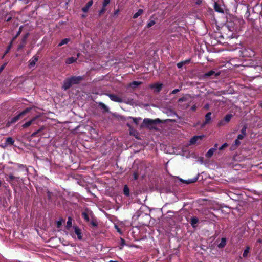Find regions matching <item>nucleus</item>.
I'll return each mask as SVG.
<instances>
[{
  "mask_svg": "<svg viewBox=\"0 0 262 262\" xmlns=\"http://www.w3.org/2000/svg\"><path fill=\"white\" fill-rule=\"evenodd\" d=\"M160 122L161 120L158 118L154 120L149 118H145L143 120L144 125L148 128H152L154 125Z\"/></svg>",
  "mask_w": 262,
  "mask_h": 262,
  "instance_id": "1",
  "label": "nucleus"
},
{
  "mask_svg": "<svg viewBox=\"0 0 262 262\" xmlns=\"http://www.w3.org/2000/svg\"><path fill=\"white\" fill-rule=\"evenodd\" d=\"M30 108H27L24 110L23 112L20 113L17 116L12 118L10 121H9L7 123V125L9 126L10 124L14 123L17 121L21 117H22L24 115L28 113L30 111Z\"/></svg>",
  "mask_w": 262,
  "mask_h": 262,
  "instance_id": "2",
  "label": "nucleus"
},
{
  "mask_svg": "<svg viewBox=\"0 0 262 262\" xmlns=\"http://www.w3.org/2000/svg\"><path fill=\"white\" fill-rule=\"evenodd\" d=\"M178 101L179 102H185L186 104H183L182 107L184 109H187L190 105L191 97L189 95H186L182 98L179 99Z\"/></svg>",
  "mask_w": 262,
  "mask_h": 262,
  "instance_id": "3",
  "label": "nucleus"
},
{
  "mask_svg": "<svg viewBox=\"0 0 262 262\" xmlns=\"http://www.w3.org/2000/svg\"><path fill=\"white\" fill-rule=\"evenodd\" d=\"M73 229H74V233H72L71 234V235L73 237H75L76 235L77 236V238L79 239V240H81L82 239V233H81V230L79 229V227H78L77 226H74L73 227Z\"/></svg>",
  "mask_w": 262,
  "mask_h": 262,
  "instance_id": "4",
  "label": "nucleus"
},
{
  "mask_svg": "<svg viewBox=\"0 0 262 262\" xmlns=\"http://www.w3.org/2000/svg\"><path fill=\"white\" fill-rule=\"evenodd\" d=\"M204 137V135H198L193 137L190 140V144H194L196 143H199V142L202 140Z\"/></svg>",
  "mask_w": 262,
  "mask_h": 262,
  "instance_id": "5",
  "label": "nucleus"
},
{
  "mask_svg": "<svg viewBox=\"0 0 262 262\" xmlns=\"http://www.w3.org/2000/svg\"><path fill=\"white\" fill-rule=\"evenodd\" d=\"M107 96L110 99L114 102H123L122 99L119 96L115 94H108Z\"/></svg>",
  "mask_w": 262,
  "mask_h": 262,
  "instance_id": "6",
  "label": "nucleus"
},
{
  "mask_svg": "<svg viewBox=\"0 0 262 262\" xmlns=\"http://www.w3.org/2000/svg\"><path fill=\"white\" fill-rule=\"evenodd\" d=\"M38 118V116H37L33 117L31 120L27 121L25 124H24L22 125V127L23 128H27V127L30 126L32 124L37 123L36 122H35V121L36 120V119Z\"/></svg>",
  "mask_w": 262,
  "mask_h": 262,
  "instance_id": "7",
  "label": "nucleus"
},
{
  "mask_svg": "<svg viewBox=\"0 0 262 262\" xmlns=\"http://www.w3.org/2000/svg\"><path fill=\"white\" fill-rule=\"evenodd\" d=\"M72 85L73 84H72L71 81L70 80V79L67 78L63 81L62 89L64 90H67L68 89H69Z\"/></svg>",
  "mask_w": 262,
  "mask_h": 262,
  "instance_id": "8",
  "label": "nucleus"
},
{
  "mask_svg": "<svg viewBox=\"0 0 262 262\" xmlns=\"http://www.w3.org/2000/svg\"><path fill=\"white\" fill-rule=\"evenodd\" d=\"M38 60V56H34L29 61V67L31 68L35 65L36 62Z\"/></svg>",
  "mask_w": 262,
  "mask_h": 262,
  "instance_id": "9",
  "label": "nucleus"
},
{
  "mask_svg": "<svg viewBox=\"0 0 262 262\" xmlns=\"http://www.w3.org/2000/svg\"><path fill=\"white\" fill-rule=\"evenodd\" d=\"M69 79L73 85L78 83L81 80L82 78L80 76H72Z\"/></svg>",
  "mask_w": 262,
  "mask_h": 262,
  "instance_id": "10",
  "label": "nucleus"
},
{
  "mask_svg": "<svg viewBox=\"0 0 262 262\" xmlns=\"http://www.w3.org/2000/svg\"><path fill=\"white\" fill-rule=\"evenodd\" d=\"M211 113L208 112L207 113L205 116V121L203 122V124L202 125V126H205L206 124H208L211 120Z\"/></svg>",
  "mask_w": 262,
  "mask_h": 262,
  "instance_id": "11",
  "label": "nucleus"
},
{
  "mask_svg": "<svg viewBox=\"0 0 262 262\" xmlns=\"http://www.w3.org/2000/svg\"><path fill=\"white\" fill-rule=\"evenodd\" d=\"M79 54L78 53L77 55L76 58H75L73 57L68 58L66 61V64H70L73 63V62H75L76 61V60L77 59V58L79 57Z\"/></svg>",
  "mask_w": 262,
  "mask_h": 262,
  "instance_id": "12",
  "label": "nucleus"
},
{
  "mask_svg": "<svg viewBox=\"0 0 262 262\" xmlns=\"http://www.w3.org/2000/svg\"><path fill=\"white\" fill-rule=\"evenodd\" d=\"M93 4V1L92 0H90L88 2V3L86 4V5L83 7L82 9V10L84 12H87L89 10V8L92 6Z\"/></svg>",
  "mask_w": 262,
  "mask_h": 262,
  "instance_id": "13",
  "label": "nucleus"
},
{
  "mask_svg": "<svg viewBox=\"0 0 262 262\" xmlns=\"http://www.w3.org/2000/svg\"><path fill=\"white\" fill-rule=\"evenodd\" d=\"M214 8L215 11L216 12L224 13V10L223 8L216 2H215L214 4Z\"/></svg>",
  "mask_w": 262,
  "mask_h": 262,
  "instance_id": "14",
  "label": "nucleus"
},
{
  "mask_svg": "<svg viewBox=\"0 0 262 262\" xmlns=\"http://www.w3.org/2000/svg\"><path fill=\"white\" fill-rule=\"evenodd\" d=\"M162 86V84L161 83H155L151 86V88L155 89L156 92H158L161 90Z\"/></svg>",
  "mask_w": 262,
  "mask_h": 262,
  "instance_id": "15",
  "label": "nucleus"
},
{
  "mask_svg": "<svg viewBox=\"0 0 262 262\" xmlns=\"http://www.w3.org/2000/svg\"><path fill=\"white\" fill-rule=\"evenodd\" d=\"M216 150L215 148H211L207 151L206 154V157L207 158H210L213 155L214 151Z\"/></svg>",
  "mask_w": 262,
  "mask_h": 262,
  "instance_id": "16",
  "label": "nucleus"
},
{
  "mask_svg": "<svg viewBox=\"0 0 262 262\" xmlns=\"http://www.w3.org/2000/svg\"><path fill=\"white\" fill-rule=\"evenodd\" d=\"M143 13V10L141 9H140L138 10V11L135 13L133 15V18L135 19L138 18L139 16H140Z\"/></svg>",
  "mask_w": 262,
  "mask_h": 262,
  "instance_id": "17",
  "label": "nucleus"
},
{
  "mask_svg": "<svg viewBox=\"0 0 262 262\" xmlns=\"http://www.w3.org/2000/svg\"><path fill=\"white\" fill-rule=\"evenodd\" d=\"M198 223V219L196 217H193L191 220V225L193 227H195Z\"/></svg>",
  "mask_w": 262,
  "mask_h": 262,
  "instance_id": "18",
  "label": "nucleus"
},
{
  "mask_svg": "<svg viewBox=\"0 0 262 262\" xmlns=\"http://www.w3.org/2000/svg\"><path fill=\"white\" fill-rule=\"evenodd\" d=\"M226 244V239L225 238H222L220 243L218 245L219 248H223Z\"/></svg>",
  "mask_w": 262,
  "mask_h": 262,
  "instance_id": "19",
  "label": "nucleus"
},
{
  "mask_svg": "<svg viewBox=\"0 0 262 262\" xmlns=\"http://www.w3.org/2000/svg\"><path fill=\"white\" fill-rule=\"evenodd\" d=\"M14 142V140L12 137H8L6 140L7 145H12Z\"/></svg>",
  "mask_w": 262,
  "mask_h": 262,
  "instance_id": "20",
  "label": "nucleus"
},
{
  "mask_svg": "<svg viewBox=\"0 0 262 262\" xmlns=\"http://www.w3.org/2000/svg\"><path fill=\"white\" fill-rule=\"evenodd\" d=\"M232 117H233V115L232 114H227L225 116V117L224 118V121H225L226 122H229L231 120Z\"/></svg>",
  "mask_w": 262,
  "mask_h": 262,
  "instance_id": "21",
  "label": "nucleus"
},
{
  "mask_svg": "<svg viewBox=\"0 0 262 262\" xmlns=\"http://www.w3.org/2000/svg\"><path fill=\"white\" fill-rule=\"evenodd\" d=\"M72 218L71 217H69L68 219L67 222L66 228L68 229H69L70 228H71L72 227Z\"/></svg>",
  "mask_w": 262,
  "mask_h": 262,
  "instance_id": "22",
  "label": "nucleus"
},
{
  "mask_svg": "<svg viewBox=\"0 0 262 262\" xmlns=\"http://www.w3.org/2000/svg\"><path fill=\"white\" fill-rule=\"evenodd\" d=\"M141 84V82L139 81H133L130 83V86L133 88H135Z\"/></svg>",
  "mask_w": 262,
  "mask_h": 262,
  "instance_id": "23",
  "label": "nucleus"
},
{
  "mask_svg": "<svg viewBox=\"0 0 262 262\" xmlns=\"http://www.w3.org/2000/svg\"><path fill=\"white\" fill-rule=\"evenodd\" d=\"M70 41L69 38H65L62 39L59 43L58 46L61 47L65 44H67Z\"/></svg>",
  "mask_w": 262,
  "mask_h": 262,
  "instance_id": "24",
  "label": "nucleus"
},
{
  "mask_svg": "<svg viewBox=\"0 0 262 262\" xmlns=\"http://www.w3.org/2000/svg\"><path fill=\"white\" fill-rule=\"evenodd\" d=\"M128 119H132L133 120V122L137 125L139 122L140 120H141V118H134L133 117H129Z\"/></svg>",
  "mask_w": 262,
  "mask_h": 262,
  "instance_id": "25",
  "label": "nucleus"
},
{
  "mask_svg": "<svg viewBox=\"0 0 262 262\" xmlns=\"http://www.w3.org/2000/svg\"><path fill=\"white\" fill-rule=\"evenodd\" d=\"M123 193L126 196H129V190L127 185L124 186Z\"/></svg>",
  "mask_w": 262,
  "mask_h": 262,
  "instance_id": "26",
  "label": "nucleus"
},
{
  "mask_svg": "<svg viewBox=\"0 0 262 262\" xmlns=\"http://www.w3.org/2000/svg\"><path fill=\"white\" fill-rule=\"evenodd\" d=\"M13 42V41L11 40V41L10 42V44L8 46L7 50L5 51V54L3 57H4L7 53H8L9 52L10 50L12 48Z\"/></svg>",
  "mask_w": 262,
  "mask_h": 262,
  "instance_id": "27",
  "label": "nucleus"
},
{
  "mask_svg": "<svg viewBox=\"0 0 262 262\" xmlns=\"http://www.w3.org/2000/svg\"><path fill=\"white\" fill-rule=\"evenodd\" d=\"M249 249H250L249 247H248V246L246 247L245 250H244V252L243 253V257H246L247 256L249 252Z\"/></svg>",
  "mask_w": 262,
  "mask_h": 262,
  "instance_id": "28",
  "label": "nucleus"
},
{
  "mask_svg": "<svg viewBox=\"0 0 262 262\" xmlns=\"http://www.w3.org/2000/svg\"><path fill=\"white\" fill-rule=\"evenodd\" d=\"M81 215H82V217L84 219V220L85 221H86V222H89V215L87 214V213H86L85 212H83L82 213Z\"/></svg>",
  "mask_w": 262,
  "mask_h": 262,
  "instance_id": "29",
  "label": "nucleus"
},
{
  "mask_svg": "<svg viewBox=\"0 0 262 262\" xmlns=\"http://www.w3.org/2000/svg\"><path fill=\"white\" fill-rule=\"evenodd\" d=\"M99 106H100L102 108L104 109V111H105V112H107V111H108V108L107 106L106 105H105L104 104H103V103H102V102H100V103H99Z\"/></svg>",
  "mask_w": 262,
  "mask_h": 262,
  "instance_id": "30",
  "label": "nucleus"
},
{
  "mask_svg": "<svg viewBox=\"0 0 262 262\" xmlns=\"http://www.w3.org/2000/svg\"><path fill=\"white\" fill-rule=\"evenodd\" d=\"M43 129V127H41V128H40L39 129H38L37 131L36 132H34V133H33L32 134V135L31 136L32 137H35L36 136V135L40 132H41L42 129Z\"/></svg>",
  "mask_w": 262,
  "mask_h": 262,
  "instance_id": "31",
  "label": "nucleus"
},
{
  "mask_svg": "<svg viewBox=\"0 0 262 262\" xmlns=\"http://www.w3.org/2000/svg\"><path fill=\"white\" fill-rule=\"evenodd\" d=\"M247 128V125H244L243 127H242V129H241V134L246 136Z\"/></svg>",
  "mask_w": 262,
  "mask_h": 262,
  "instance_id": "32",
  "label": "nucleus"
},
{
  "mask_svg": "<svg viewBox=\"0 0 262 262\" xmlns=\"http://www.w3.org/2000/svg\"><path fill=\"white\" fill-rule=\"evenodd\" d=\"M197 179H198L197 178H193L192 179H189V180L186 181V183L187 184H190V183H194V182L196 181Z\"/></svg>",
  "mask_w": 262,
  "mask_h": 262,
  "instance_id": "33",
  "label": "nucleus"
},
{
  "mask_svg": "<svg viewBox=\"0 0 262 262\" xmlns=\"http://www.w3.org/2000/svg\"><path fill=\"white\" fill-rule=\"evenodd\" d=\"M21 28H22V27H20L19 28V31H18L17 33L16 34V36L13 38L12 40H13V41L15 40L16 39V38L20 35V34L21 32Z\"/></svg>",
  "mask_w": 262,
  "mask_h": 262,
  "instance_id": "34",
  "label": "nucleus"
},
{
  "mask_svg": "<svg viewBox=\"0 0 262 262\" xmlns=\"http://www.w3.org/2000/svg\"><path fill=\"white\" fill-rule=\"evenodd\" d=\"M155 21L154 20H150L149 21L147 25V28H150L151 27H152L153 25H154L155 24Z\"/></svg>",
  "mask_w": 262,
  "mask_h": 262,
  "instance_id": "35",
  "label": "nucleus"
},
{
  "mask_svg": "<svg viewBox=\"0 0 262 262\" xmlns=\"http://www.w3.org/2000/svg\"><path fill=\"white\" fill-rule=\"evenodd\" d=\"M240 144H241V142L239 141V140L236 139L234 142V144L233 146H234L235 147H236L238 146H239L240 145Z\"/></svg>",
  "mask_w": 262,
  "mask_h": 262,
  "instance_id": "36",
  "label": "nucleus"
},
{
  "mask_svg": "<svg viewBox=\"0 0 262 262\" xmlns=\"http://www.w3.org/2000/svg\"><path fill=\"white\" fill-rule=\"evenodd\" d=\"M214 73V72L212 70H211V71H209L208 72L206 73L205 74V76H207V77L210 76L212 75Z\"/></svg>",
  "mask_w": 262,
  "mask_h": 262,
  "instance_id": "37",
  "label": "nucleus"
},
{
  "mask_svg": "<svg viewBox=\"0 0 262 262\" xmlns=\"http://www.w3.org/2000/svg\"><path fill=\"white\" fill-rule=\"evenodd\" d=\"M228 146V144L227 143H225L223 144L220 148L219 150H222L224 149L225 148L227 147Z\"/></svg>",
  "mask_w": 262,
  "mask_h": 262,
  "instance_id": "38",
  "label": "nucleus"
},
{
  "mask_svg": "<svg viewBox=\"0 0 262 262\" xmlns=\"http://www.w3.org/2000/svg\"><path fill=\"white\" fill-rule=\"evenodd\" d=\"M111 0H104L103 3V7H105L110 3Z\"/></svg>",
  "mask_w": 262,
  "mask_h": 262,
  "instance_id": "39",
  "label": "nucleus"
},
{
  "mask_svg": "<svg viewBox=\"0 0 262 262\" xmlns=\"http://www.w3.org/2000/svg\"><path fill=\"white\" fill-rule=\"evenodd\" d=\"M91 224L93 226V227H97V225H98V224H97V222L95 220H92L91 222Z\"/></svg>",
  "mask_w": 262,
  "mask_h": 262,
  "instance_id": "40",
  "label": "nucleus"
},
{
  "mask_svg": "<svg viewBox=\"0 0 262 262\" xmlns=\"http://www.w3.org/2000/svg\"><path fill=\"white\" fill-rule=\"evenodd\" d=\"M127 126L129 128V132L130 134H133V132H135V130L131 127V126L129 124H127Z\"/></svg>",
  "mask_w": 262,
  "mask_h": 262,
  "instance_id": "41",
  "label": "nucleus"
},
{
  "mask_svg": "<svg viewBox=\"0 0 262 262\" xmlns=\"http://www.w3.org/2000/svg\"><path fill=\"white\" fill-rule=\"evenodd\" d=\"M184 65V62H180L177 64V67L179 69L181 68Z\"/></svg>",
  "mask_w": 262,
  "mask_h": 262,
  "instance_id": "42",
  "label": "nucleus"
},
{
  "mask_svg": "<svg viewBox=\"0 0 262 262\" xmlns=\"http://www.w3.org/2000/svg\"><path fill=\"white\" fill-rule=\"evenodd\" d=\"M244 136H245L243 134H239L238 135L237 139L242 140L244 138Z\"/></svg>",
  "mask_w": 262,
  "mask_h": 262,
  "instance_id": "43",
  "label": "nucleus"
},
{
  "mask_svg": "<svg viewBox=\"0 0 262 262\" xmlns=\"http://www.w3.org/2000/svg\"><path fill=\"white\" fill-rule=\"evenodd\" d=\"M180 89H174L173 90L172 92H171V94H175L176 93H177L178 92H179L180 91Z\"/></svg>",
  "mask_w": 262,
  "mask_h": 262,
  "instance_id": "44",
  "label": "nucleus"
},
{
  "mask_svg": "<svg viewBox=\"0 0 262 262\" xmlns=\"http://www.w3.org/2000/svg\"><path fill=\"white\" fill-rule=\"evenodd\" d=\"M133 176H134V180H137L138 179V174L137 172H134V174H133Z\"/></svg>",
  "mask_w": 262,
  "mask_h": 262,
  "instance_id": "45",
  "label": "nucleus"
},
{
  "mask_svg": "<svg viewBox=\"0 0 262 262\" xmlns=\"http://www.w3.org/2000/svg\"><path fill=\"white\" fill-rule=\"evenodd\" d=\"M9 179H10V180L11 181H13V180H14L16 178V177L13 176L12 174H10L9 176Z\"/></svg>",
  "mask_w": 262,
  "mask_h": 262,
  "instance_id": "46",
  "label": "nucleus"
},
{
  "mask_svg": "<svg viewBox=\"0 0 262 262\" xmlns=\"http://www.w3.org/2000/svg\"><path fill=\"white\" fill-rule=\"evenodd\" d=\"M105 10H106V9L105 8V7H103L102 9L99 12V14H103L105 11Z\"/></svg>",
  "mask_w": 262,
  "mask_h": 262,
  "instance_id": "47",
  "label": "nucleus"
},
{
  "mask_svg": "<svg viewBox=\"0 0 262 262\" xmlns=\"http://www.w3.org/2000/svg\"><path fill=\"white\" fill-rule=\"evenodd\" d=\"M62 220H59L57 222V227L59 228L62 224Z\"/></svg>",
  "mask_w": 262,
  "mask_h": 262,
  "instance_id": "48",
  "label": "nucleus"
},
{
  "mask_svg": "<svg viewBox=\"0 0 262 262\" xmlns=\"http://www.w3.org/2000/svg\"><path fill=\"white\" fill-rule=\"evenodd\" d=\"M196 108H197V106H196V105H193L191 108V110L192 111H195L196 110Z\"/></svg>",
  "mask_w": 262,
  "mask_h": 262,
  "instance_id": "49",
  "label": "nucleus"
},
{
  "mask_svg": "<svg viewBox=\"0 0 262 262\" xmlns=\"http://www.w3.org/2000/svg\"><path fill=\"white\" fill-rule=\"evenodd\" d=\"M16 165L18 166V167H19L20 168H25V166L23 164H16Z\"/></svg>",
  "mask_w": 262,
  "mask_h": 262,
  "instance_id": "50",
  "label": "nucleus"
},
{
  "mask_svg": "<svg viewBox=\"0 0 262 262\" xmlns=\"http://www.w3.org/2000/svg\"><path fill=\"white\" fill-rule=\"evenodd\" d=\"M202 2V0H196L195 4L196 5H200Z\"/></svg>",
  "mask_w": 262,
  "mask_h": 262,
  "instance_id": "51",
  "label": "nucleus"
},
{
  "mask_svg": "<svg viewBox=\"0 0 262 262\" xmlns=\"http://www.w3.org/2000/svg\"><path fill=\"white\" fill-rule=\"evenodd\" d=\"M6 64H3L0 67V73L2 72V71L4 70V69L5 67Z\"/></svg>",
  "mask_w": 262,
  "mask_h": 262,
  "instance_id": "52",
  "label": "nucleus"
},
{
  "mask_svg": "<svg viewBox=\"0 0 262 262\" xmlns=\"http://www.w3.org/2000/svg\"><path fill=\"white\" fill-rule=\"evenodd\" d=\"M190 60V59H188V60H186L185 61H183V62H184V65L187 64V63H189Z\"/></svg>",
  "mask_w": 262,
  "mask_h": 262,
  "instance_id": "53",
  "label": "nucleus"
},
{
  "mask_svg": "<svg viewBox=\"0 0 262 262\" xmlns=\"http://www.w3.org/2000/svg\"><path fill=\"white\" fill-rule=\"evenodd\" d=\"M224 124H223V121H221L220 122H219V125H223Z\"/></svg>",
  "mask_w": 262,
  "mask_h": 262,
  "instance_id": "54",
  "label": "nucleus"
},
{
  "mask_svg": "<svg viewBox=\"0 0 262 262\" xmlns=\"http://www.w3.org/2000/svg\"><path fill=\"white\" fill-rule=\"evenodd\" d=\"M217 147V144H215V145H214V147L213 148H215L216 149Z\"/></svg>",
  "mask_w": 262,
  "mask_h": 262,
  "instance_id": "55",
  "label": "nucleus"
},
{
  "mask_svg": "<svg viewBox=\"0 0 262 262\" xmlns=\"http://www.w3.org/2000/svg\"><path fill=\"white\" fill-rule=\"evenodd\" d=\"M10 19H11V17H9V18H8L7 19V21H10Z\"/></svg>",
  "mask_w": 262,
  "mask_h": 262,
  "instance_id": "56",
  "label": "nucleus"
},
{
  "mask_svg": "<svg viewBox=\"0 0 262 262\" xmlns=\"http://www.w3.org/2000/svg\"><path fill=\"white\" fill-rule=\"evenodd\" d=\"M117 229L118 232H120V229L118 228H117Z\"/></svg>",
  "mask_w": 262,
  "mask_h": 262,
  "instance_id": "57",
  "label": "nucleus"
},
{
  "mask_svg": "<svg viewBox=\"0 0 262 262\" xmlns=\"http://www.w3.org/2000/svg\"><path fill=\"white\" fill-rule=\"evenodd\" d=\"M108 262H117V261H113V260H110V261H109Z\"/></svg>",
  "mask_w": 262,
  "mask_h": 262,
  "instance_id": "58",
  "label": "nucleus"
},
{
  "mask_svg": "<svg viewBox=\"0 0 262 262\" xmlns=\"http://www.w3.org/2000/svg\"><path fill=\"white\" fill-rule=\"evenodd\" d=\"M118 10H117V11L115 12V14H117V13H118Z\"/></svg>",
  "mask_w": 262,
  "mask_h": 262,
  "instance_id": "59",
  "label": "nucleus"
},
{
  "mask_svg": "<svg viewBox=\"0 0 262 262\" xmlns=\"http://www.w3.org/2000/svg\"><path fill=\"white\" fill-rule=\"evenodd\" d=\"M260 106L261 107H262V102L260 103Z\"/></svg>",
  "mask_w": 262,
  "mask_h": 262,
  "instance_id": "60",
  "label": "nucleus"
},
{
  "mask_svg": "<svg viewBox=\"0 0 262 262\" xmlns=\"http://www.w3.org/2000/svg\"><path fill=\"white\" fill-rule=\"evenodd\" d=\"M175 115L178 117V115L177 114H175Z\"/></svg>",
  "mask_w": 262,
  "mask_h": 262,
  "instance_id": "61",
  "label": "nucleus"
},
{
  "mask_svg": "<svg viewBox=\"0 0 262 262\" xmlns=\"http://www.w3.org/2000/svg\"><path fill=\"white\" fill-rule=\"evenodd\" d=\"M121 240H122V242H124V240L123 239H121Z\"/></svg>",
  "mask_w": 262,
  "mask_h": 262,
  "instance_id": "62",
  "label": "nucleus"
}]
</instances>
